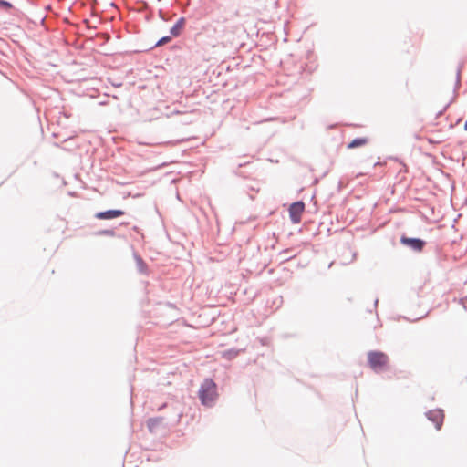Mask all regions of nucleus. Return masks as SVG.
Wrapping results in <instances>:
<instances>
[{"mask_svg": "<svg viewBox=\"0 0 467 467\" xmlns=\"http://www.w3.org/2000/svg\"><path fill=\"white\" fill-rule=\"evenodd\" d=\"M198 398L200 400L201 404L204 405V400H205V398H204V382H202L200 385V388H199V390H198Z\"/></svg>", "mask_w": 467, "mask_h": 467, "instance_id": "f8f14e48", "label": "nucleus"}, {"mask_svg": "<svg viewBox=\"0 0 467 467\" xmlns=\"http://www.w3.org/2000/svg\"><path fill=\"white\" fill-rule=\"evenodd\" d=\"M239 352H240V350H236L234 348H232V349L224 351L223 352V357L230 360V359H233L235 357H237Z\"/></svg>", "mask_w": 467, "mask_h": 467, "instance_id": "9b49d317", "label": "nucleus"}, {"mask_svg": "<svg viewBox=\"0 0 467 467\" xmlns=\"http://www.w3.org/2000/svg\"><path fill=\"white\" fill-rule=\"evenodd\" d=\"M429 420L435 424L437 430H440L443 423L444 414L441 410H432L426 412Z\"/></svg>", "mask_w": 467, "mask_h": 467, "instance_id": "39448f33", "label": "nucleus"}, {"mask_svg": "<svg viewBox=\"0 0 467 467\" xmlns=\"http://www.w3.org/2000/svg\"><path fill=\"white\" fill-rule=\"evenodd\" d=\"M124 211L119 209H111L107 211L99 212L95 214V218L99 220H111L114 218H118L124 214Z\"/></svg>", "mask_w": 467, "mask_h": 467, "instance_id": "423d86ee", "label": "nucleus"}, {"mask_svg": "<svg viewBox=\"0 0 467 467\" xmlns=\"http://www.w3.org/2000/svg\"><path fill=\"white\" fill-rule=\"evenodd\" d=\"M465 299L467 300V296H465Z\"/></svg>", "mask_w": 467, "mask_h": 467, "instance_id": "412c9836", "label": "nucleus"}, {"mask_svg": "<svg viewBox=\"0 0 467 467\" xmlns=\"http://www.w3.org/2000/svg\"><path fill=\"white\" fill-rule=\"evenodd\" d=\"M162 418H150L148 420L147 426L150 431H153V430L161 422Z\"/></svg>", "mask_w": 467, "mask_h": 467, "instance_id": "9d476101", "label": "nucleus"}, {"mask_svg": "<svg viewBox=\"0 0 467 467\" xmlns=\"http://www.w3.org/2000/svg\"><path fill=\"white\" fill-rule=\"evenodd\" d=\"M400 243L415 252H421L426 244V242L422 239L407 237L405 235L400 237Z\"/></svg>", "mask_w": 467, "mask_h": 467, "instance_id": "7ed1b4c3", "label": "nucleus"}, {"mask_svg": "<svg viewBox=\"0 0 467 467\" xmlns=\"http://www.w3.org/2000/svg\"><path fill=\"white\" fill-rule=\"evenodd\" d=\"M368 143L367 138H356L351 142L348 143V149H355L358 147L364 146Z\"/></svg>", "mask_w": 467, "mask_h": 467, "instance_id": "1a4fd4ad", "label": "nucleus"}, {"mask_svg": "<svg viewBox=\"0 0 467 467\" xmlns=\"http://www.w3.org/2000/svg\"><path fill=\"white\" fill-rule=\"evenodd\" d=\"M285 256H284V260H286V257L287 256V254H283ZM291 258V256L287 257V259Z\"/></svg>", "mask_w": 467, "mask_h": 467, "instance_id": "a211bd4d", "label": "nucleus"}, {"mask_svg": "<svg viewBox=\"0 0 467 467\" xmlns=\"http://www.w3.org/2000/svg\"><path fill=\"white\" fill-rule=\"evenodd\" d=\"M217 387L211 379H206V407H213L218 399Z\"/></svg>", "mask_w": 467, "mask_h": 467, "instance_id": "f03ea898", "label": "nucleus"}, {"mask_svg": "<svg viewBox=\"0 0 467 467\" xmlns=\"http://www.w3.org/2000/svg\"><path fill=\"white\" fill-rule=\"evenodd\" d=\"M133 256H134V259L136 262V266H137L138 271L140 274H144V275L147 274L148 266H147V264L144 262V260L141 258V256L136 253H134Z\"/></svg>", "mask_w": 467, "mask_h": 467, "instance_id": "0eeeda50", "label": "nucleus"}, {"mask_svg": "<svg viewBox=\"0 0 467 467\" xmlns=\"http://www.w3.org/2000/svg\"><path fill=\"white\" fill-rule=\"evenodd\" d=\"M389 358L387 354L381 351H369L368 353V362L370 368L377 372H383L388 369Z\"/></svg>", "mask_w": 467, "mask_h": 467, "instance_id": "f257e3e1", "label": "nucleus"}, {"mask_svg": "<svg viewBox=\"0 0 467 467\" xmlns=\"http://www.w3.org/2000/svg\"><path fill=\"white\" fill-rule=\"evenodd\" d=\"M181 417H182V414H181V413H178V414H177V419H176V420H177V421H179Z\"/></svg>", "mask_w": 467, "mask_h": 467, "instance_id": "dca6fc26", "label": "nucleus"}, {"mask_svg": "<svg viewBox=\"0 0 467 467\" xmlns=\"http://www.w3.org/2000/svg\"><path fill=\"white\" fill-rule=\"evenodd\" d=\"M464 130L467 131V119H466V122L464 124Z\"/></svg>", "mask_w": 467, "mask_h": 467, "instance_id": "6ab92c4d", "label": "nucleus"}, {"mask_svg": "<svg viewBox=\"0 0 467 467\" xmlns=\"http://www.w3.org/2000/svg\"><path fill=\"white\" fill-rule=\"evenodd\" d=\"M459 78H460V73L458 72V74H457V79L459 80Z\"/></svg>", "mask_w": 467, "mask_h": 467, "instance_id": "aec40b11", "label": "nucleus"}, {"mask_svg": "<svg viewBox=\"0 0 467 467\" xmlns=\"http://www.w3.org/2000/svg\"><path fill=\"white\" fill-rule=\"evenodd\" d=\"M99 235L114 236L115 231L113 229H105L98 233Z\"/></svg>", "mask_w": 467, "mask_h": 467, "instance_id": "ddd939ff", "label": "nucleus"}, {"mask_svg": "<svg viewBox=\"0 0 467 467\" xmlns=\"http://www.w3.org/2000/svg\"><path fill=\"white\" fill-rule=\"evenodd\" d=\"M171 36H163V37H161V39L156 43V47H158V46H161V45H164V44H166V43L170 42V41H171Z\"/></svg>", "mask_w": 467, "mask_h": 467, "instance_id": "2eb2a0df", "label": "nucleus"}, {"mask_svg": "<svg viewBox=\"0 0 467 467\" xmlns=\"http://www.w3.org/2000/svg\"><path fill=\"white\" fill-rule=\"evenodd\" d=\"M289 251L288 250H284L280 254L282 255L283 254H288Z\"/></svg>", "mask_w": 467, "mask_h": 467, "instance_id": "f3484780", "label": "nucleus"}, {"mask_svg": "<svg viewBox=\"0 0 467 467\" xmlns=\"http://www.w3.org/2000/svg\"><path fill=\"white\" fill-rule=\"evenodd\" d=\"M0 7L8 10L13 8V5L6 0H0Z\"/></svg>", "mask_w": 467, "mask_h": 467, "instance_id": "4468645a", "label": "nucleus"}, {"mask_svg": "<svg viewBox=\"0 0 467 467\" xmlns=\"http://www.w3.org/2000/svg\"><path fill=\"white\" fill-rule=\"evenodd\" d=\"M185 19L183 17L179 18L173 26L170 29L171 36H178L181 34V30L183 27Z\"/></svg>", "mask_w": 467, "mask_h": 467, "instance_id": "6e6552de", "label": "nucleus"}, {"mask_svg": "<svg viewBox=\"0 0 467 467\" xmlns=\"http://www.w3.org/2000/svg\"><path fill=\"white\" fill-rule=\"evenodd\" d=\"M305 210V204L303 202H296L289 207V216L293 223H299L301 221V215Z\"/></svg>", "mask_w": 467, "mask_h": 467, "instance_id": "20e7f679", "label": "nucleus"}]
</instances>
